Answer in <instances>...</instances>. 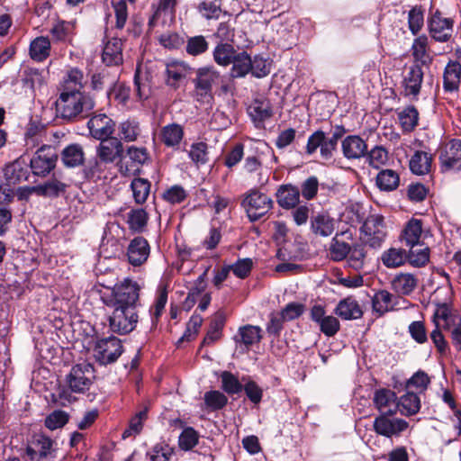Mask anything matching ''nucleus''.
<instances>
[{
	"mask_svg": "<svg viewBox=\"0 0 461 461\" xmlns=\"http://www.w3.org/2000/svg\"><path fill=\"white\" fill-rule=\"evenodd\" d=\"M335 312L344 320H357L361 318L363 315V312L358 303L352 297L341 300L338 303Z\"/></svg>",
	"mask_w": 461,
	"mask_h": 461,
	"instance_id": "nucleus-29",
	"label": "nucleus"
},
{
	"mask_svg": "<svg viewBox=\"0 0 461 461\" xmlns=\"http://www.w3.org/2000/svg\"><path fill=\"white\" fill-rule=\"evenodd\" d=\"M407 256V261L410 265L414 267H425L429 260V249L428 247L419 249H413V248H411Z\"/></svg>",
	"mask_w": 461,
	"mask_h": 461,
	"instance_id": "nucleus-56",
	"label": "nucleus"
},
{
	"mask_svg": "<svg viewBox=\"0 0 461 461\" xmlns=\"http://www.w3.org/2000/svg\"><path fill=\"white\" fill-rule=\"evenodd\" d=\"M461 81V64L450 60L443 74V87L446 92L457 91Z\"/></svg>",
	"mask_w": 461,
	"mask_h": 461,
	"instance_id": "nucleus-23",
	"label": "nucleus"
},
{
	"mask_svg": "<svg viewBox=\"0 0 461 461\" xmlns=\"http://www.w3.org/2000/svg\"><path fill=\"white\" fill-rule=\"evenodd\" d=\"M395 400L396 395L394 392L389 389H379L375 393L374 403L383 414L395 413V410L391 409V406L395 403Z\"/></svg>",
	"mask_w": 461,
	"mask_h": 461,
	"instance_id": "nucleus-34",
	"label": "nucleus"
},
{
	"mask_svg": "<svg viewBox=\"0 0 461 461\" xmlns=\"http://www.w3.org/2000/svg\"><path fill=\"white\" fill-rule=\"evenodd\" d=\"M5 176L14 184L27 180L29 176L27 163L22 158L16 159L5 167Z\"/></svg>",
	"mask_w": 461,
	"mask_h": 461,
	"instance_id": "nucleus-32",
	"label": "nucleus"
},
{
	"mask_svg": "<svg viewBox=\"0 0 461 461\" xmlns=\"http://www.w3.org/2000/svg\"><path fill=\"white\" fill-rule=\"evenodd\" d=\"M27 454L32 460L52 461L55 458L53 441L44 435H37L27 447Z\"/></svg>",
	"mask_w": 461,
	"mask_h": 461,
	"instance_id": "nucleus-13",
	"label": "nucleus"
},
{
	"mask_svg": "<svg viewBox=\"0 0 461 461\" xmlns=\"http://www.w3.org/2000/svg\"><path fill=\"white\" fill-rule=\"evenodd\" d=\"M184 128L178 123H169L159 131L160 141L167 148H177L184 138Z\"/></svg>",
	"mask_w": 461,
	"mask_h": 461,
	"instance_id": "nucleus-22",
	"label": "nucleus"
},
{
	"mask_svg": "<svg viewBox=\"0 0 461 461\" xmlns=\"http://www.w3.org/2000/svg\"><path fill=\"white\" fill-rule=\"evenodd\" d=\"M261 329L258 326L245 325L239 329L240 339L237 341L241 342L246 348L258 343L261 339Z\"/></svg>",
	"mask_w": 461,
	"mask_h": 461,
	"instance_id": "nucleus-49",
	"label": "nucleus"
},
{
	"mask_svg": "<svg viewBox=\"0 0 461 461\" xmlns=\"http://www.w3.org/2000/svg\"><path fill=\"white\" fill-rule=\"evenodd\" d=\"M198 433L191 427L185 428L179 436V447L183 450H190L198 443Z\"/></svg>",
	"mask_w": 461,
	"mask_h": 461,
	"instance_id": "nucleus-62",
	"label": "nucleus"
},
{
	"mask_svg": "<svg viewBox=\"0 0 461 461\" xmlns=\"http://www.w3.org/2000/svg\"><path fill=\"white\" fill-rule=\"evenodd\" d=\"M393 295L384 290L377 292L373 298V309L379 314L393 310V306L392 303Z\"/></svg>",
	"mask_w": 461,
	"mask_h": 461,
	"instance_id": "nucleus-52",
	"label": "nucleus"
},
{
	"mask_svg": "<svg viewBox=\"0 0 461 461\" xmlns=\"http://www.w3.org/2000/svg\"><path fill=\"white\" fill-rule=\"evenodd\" d=\"M100 141L96 153L102 162L113 163L117 158L122 157L123 145L117 138L111 137Z\"/></svg>",
	"mask_w": 461,
	"mask_h": 461,
	"instance_id": "nucleus-15",
	"label": "nucleus"
},
{
	"mask_svg": "<svg viewBox=\"0 0 461 461\" xmlns=\"http://www.w3.org/2000/svg\"><path fill=\"white\" fill-rule=\"evenodd\" d=\"M149 220V215L144 209H131L127 213V223L130 230L141 232L145 229Z\"/></svg>",
	"mask_w": 461,
	"mask_h": 461,
	"instance_id": "nucleus-43",
	"label": "nucleus"
},
{
	"mask_svg": "<svg viewBox=\"0 0 461 461\" xmlns=\"http://www.w3.org/2000/svg\"><path fill=\"white\" fill-rule=\"evenodd\" d=\"M366 251L362 244H354L350 246V253L346 258L348 264L355 270H361L366 262Z\"/></svg>",
	"mask_w": 461,
	"mask_h": 461,
	"instance_id": "nucleus-50",
	"label": "nucleus"
},
{
	"mask_svg": "<svg viewBox=\"0 0 461 461\" xmlns=\"http://www.w3.org/2000/svg\"><path fill=\"white\" fill-rule=\"evenodd\" d=\"M84 74L78 68H71L67 74L65 79L64 89L68 87V90H79L84 87Z\"/></svg>",
	"mask_w": 461,
	"mask_h": 461,
	"instance_id": "nucleus-63",
	"label": "nucleus"
},
{
	"mask_svg": "<svg viewBox=\"0 0 461 461\" xmlns=\"http://www.w3.org/2000/svg\"><path fill=\"white\" fill-rule=\"evenodd\" d=\"M103 62L106 66H119L122 63V41L119 38H112L104 44L102 53Z\"/></svg>",
	"mask_w": 461,
	"mask_h": 461,
	"instance_id": "nucleus-20",
	"label": "nucleus"
},
{
	"mask_svg": "<svg viewBox=\"0 0 461 461\" xmlns=\"http://www.w3.org/2000/svg\"><path fill=\"white\" fill-rule=\"evenodd\" d=\"M242 205L251 221H256L264 216L273 206V201L267 194L250 190L245 196Z\"/></svg>",
	"mask_w": 461,
	"mask_h": 461,
	"instance_id": "nucleus-6",
	"label": "nucleus"
},
{
	"mask_svg": "<svg viewBox=\"0 0 461 461\" xmlns=\"http://www.w3.org/2000/svg\"><path fill=\"white\" fill-rule=\"evenodd\" d=\"M432 156L429 152L417 150L409 161L411 171L418 176L429 172L431 167Z\"/></svg>",
	"mask_w": 461,
	"mask_h": 461,
	"instance_id": "nucleus-31",
	"label": "nucleus"
},
{
	"mask_svg": "<svg viewBox=\"0 0 461 461\" xmlns=\"http://www.w3.org/2000/svg\"><path fill=\"white\" fill-rule=\"evenodd\" d=\"M429 39L426 35L417 37L412 43L411 51L414 59L422 64L430 62L431 59L429 54Z\"/></svg>",
	"mask_w": 461,
	"mask_h": 461,
	"instance_id": "nucleus-46",
	"label": "nucleus"
},
{
	"mask_svg": "<svg viewBox=\"0 0 461 461\" xmlns=\"http://www.w3.org/2000/svg\"><path fill=\"white\" fill-rule=\"evenodd\" d=\"M336 221L328 213H318L311 219V230L321 237H329L335 230Z\"/></svg>",
	"mask_w": 461,
	"mask_h": 461,
	"instance_id": "nucleus-24",
	"label": "nucleus"
},
{
	"mask_svg": "<svg viewBox=\"0 0 461 461\" xmlns=\"http://www.w3.org/2000/svg\"><path fill=\"white\" fill-rule=\"evenodd\" d=\"M148 413L147 409L139 411L130 420L129 428L122 433V438H128L131 435H136L142 429L143 421L147 419Z\"/></svg>",
	"mask_w": 461,
	"mask_h": 461,
	"instance_id": "nucleus-64",
	"label": "nucleus"
},
{
	"mask_svg": "<svg viewBox=\"0 0 461 461\" xmlns=\"http://www.w3.org/2000/svg\"><path fill=\"white\" fill-rule=\"evenodd\" d=\"M90 134L98 140L111 138L114 131V122L104 113L94 115L87 122Z\"/></svg>",
	"mask_w": 461,
	"mask_h": 461,
	"instance_id": "nucleus-14",
	"label": "nucleus"
},
{
	"mask_svg": "<svg viewBox=\"0 0 461 461\" xmlns=\"http://www.w3.org/2000/svg\"><path fill=\"white\" fill-rule=\"evenodd\" d=\"M231 64L230 77L232 78L244 77L250 72L252 59L246 51H240L236 53Z\"/></svg>",
	"mask_w": 461,
	"mask_h": 461,
	"instance_id": "nucleus-33",
	"label": "nucleus"
},
{
	"mask_svg": "<svg viewBox=\"0 0 461 461\" xmlns=\"http://www.w3.org/2000/svg\"><path fill=\"white\" fill-rule=\"evenodd\" d=\"M134 200L137 203H143L150 191V183L144 178H134L131 184Z\"/></svg>",
	"mask_w": 461,
	"mask_h": 461,
	"instance_id": "nucleus-51",
	"label": "nucleus"
},
{
	"mask_svg": "<svg viewBox=\"0 0 461 461\" xmlns=\"http://www.w3.org/2000/svg\"><path fill=\"white\" fill-rule=\"evenodd\" d=\"M204 402L208 408L216 411L227 404L228 398L220 391H209L204 394Z\"/></svg>",
	"mask_w": 461,
	"mask_h": 461,
	"instance_id": "nucleus-60",
	"label": "nucleus"
},
{
	"mask_svg": "<svg viewBox=\"0 0 461 461\" xmlns=\"http://www.w3.org/2000/svg\"><path fill=\"white\" fill-rule=\"evenodd\" d=\"M341 149L344 157L348 159H358L366 156L367 145L366 141L357 135L347 136L341 142Z\"/></svg>",
	"mask_w": 461,
	"mask_h": 461,
	"instance_id": "nucleus-19",
	"label": "nucleus"
},
{
	"mask_svg": "<svg viewBox=\"0 0 461 461\" xmlns=\"http://www.w3.org/2000/svg\"><path fill=\"white\" fill-rule=\"evenodd\" d=\"M118 140L125 142H135L142 137V128L135 118H128L117 125Z\"/></svg>",
	"mask_w": 461,
	"mask_h": 461,
	"instance_id": "nucleus-18",
	"label": "nucleus"
},
{
	"mask_svg": "<svg viewBox=\"0 0 461 461\" xmlns=\"http://www.w3.org/2000/svg\"><path fill=\"white\" fill-rule=\"evenodd\" d=\"M30 57L37 62L45 60L50 53V41L48 37L35 38L30 44Z\"/></svg>",
	"mask_w": 461,
	"mask_h": 461,
	"instance_id": "nucleus-35",
	"label": "nucleus"
},
{
	"mask_svg": "<svg viewBox=\"0 0 461 461\" xmlns=\"http://www.w3.org/2000/svg\"><path fill=\"white\" fill-rule=\"evenodd\" d=\"M408 428V422L399 418H390L386 414L376 417L374 420L375 431L384 437L399 436Z\"/></svg>",
	"mask_w": 461,
	"mask_h": 461,
	"instance_id": "nucleus-12",
	"label": "nucleus"
},
{
	"mask_svg": "<svg viewBox=\"0 0 461 461\" xmlns=\"http://www.w3.org/2000/svg\"><path fill=\"white\" fill-rule=\"evenodd\" d=\"M207 271L208 268L205 269L204 272L197 277L193 286L190 288L185 299V303H187L189 306L194 305L196 302L197 297L205 291V288L207 286L205 281Z\"/></svg>",
	"mask_w": 461,
	"mask_h": 461,
	"instance_id": "nucleus-54",
	"label": "nucleus"
},
{
	"mask_svg": "<svg viewBox=\"0 0 461 461\" xmlns=\"http://www.w3.org/2000/svg\"><path fill=\"white\" fill-rule=\"evenodd\" d=\"M68 421V414L64 411L57 410L46 417L44 423L49 429L54 430L62 428Z\"/></svg>",
	"mask_w": 461,
	"mask_h": 461,
	"instance_id": "nucleus-58",
	"label": "nucleus"
},
{
	"mask_svg": "<svg viewBox=\"0 0 461 461\" xmlns=\"http://www.w3.org/2000/svg\"><path fill=\"white\" fill-rule=\"evenodd\" d=\"M193 82L196 100L209 104L213 98V87L221 83V76L213 66H205L196 70Z\"/></svg>",
	"mask_w": 461,
	"mask_h": 461,
	"instance_id": "nucleus-3",
	"label": "nucleus"
},
{
	"mask_svg": "<svg viewBox=\"0 0 461 461\" xmlns=\"http://www.w3.org/2000/svg\"><path fill=\"white\" fill-rule=\"evenodd\" d=\"M424 15L420 7L414 6L409 11L408 24L409 29L413 35L419 33L423 27Z\"/></svg>",
	"mask_w": 461,
	"mask_h": 461,
	"instance_id": "nucleus-59",
	"label": "nucleus"
},
{
	"mask_svg": "<svg viewBox=\"0 0 461 461\" xmlns=\"http://www.w3.org/2000/svg\"><path fill=\"white\" fill-rule=\"evenodd\" d=\"M113 309L109 318V326L113 332L128 334L132 331L138 322V315L134 308L112 307Z\"/></svg>",
	"mask_w": 461,
	"mask_h": 461,
	"instance_id": "nucleus-5",
	"label": "nucleus"
},
{
	"mask_svg": "<svg viewBox=\"0 0 461 461\" xmlns=\"http://www.w3.org/2000/svg\"><path fill=\"white\" fill-rule=\"evenodd\" d=\"M191 68L184 61L171 60L167 63V83L171 86H177L179 82L190 73Z\"/></svg>",
	"mask_w": 461,
	"mask_h": 461,
	"instance_id": "nucleus-25",
	"label": "nucleus"
},
{
	"mask_svg": "<svg viewBox=\"0 0 461 461\" xmlns=\"http://www.w3.org/2000/svg\"><path fill=\"white\" fill-rule=\"evenodd\" d=\"M67 185L59 180L50 179L42 185H35L32 188L35 194L42 196H58L60 193L66 191Z\"/></svg>",
	"mask_w": 461,
	"mask_h": 461,
	"instance_id": "nucleus-44",
	"label": "nucleus"
},
{
	"mask_svg": "<svg viewBox=\"0 0 461 461\" xmlns=\"http://www.w3.org/2000/svg\"><path fill=\"white\" fill-rule=\"evenodd\" d=\"M221 388L229 394H235L241 392L243 386L238 378L230 372L224 371L221 375Z\"/></svg>",
	"mask_w": 461,
	"mask_h": 461,
	"instance_id": "nucleus-57",
	"label": "nucleus"
},
{
	"mask_svg": "<svg viewBox=\"0 0 461 461\" xmlns=\"http://www.w3.org/2000/svg\"><path fill=\"white\" fill-rule=\"evenodd\" d=\"M85 154L79 144H71L66 147L62 151V161L69 167H75L83 164Z\"/></svg>",
	"mask_w": 461,
	"mask_h": 461,
	"instance_id": "nucleus-39",
	"label": "nucleus"
},
{
	"mask_svg": "<svg viewBox=\"0 0 461 461\" xmlns=\"http://www.w3.org/2000/svg\"><path fill=\"white\" fill-rule=\"evenodd\" d=\"M422 80L423 71L421 68L418 65L410 67L402 81L405 95H418L421 87Z\"/></svg>",
	"mask_w": 461,
	"mask_h": 461,
	"instance_id": "nucleus-21",
	"label": "nucleus"
},
{
	"mask_svg": "<svg viewBox=\"0 0 461 461\" xmlns=\"http://www.w3.org/2000/svg\"><path fill=\"white\" fill-rule=\"evenodd\" d=\"M454 21L436 11L429 19L428 26L430 36L437 41H447L453 33Z\"/></svg>",
	"mask_w": 461,
	"mask_h": 461,
	"instance_id": "nucleus-10",
	"label": "nucleus"
},
{
	"mask_svg": "<svg viewBox=\"0 0 461 461\" xmlns=\"http://www.w3.org/2000/svg\"><path fill=\"white\" fill-rule=\"evenodd\" d=\"M423 230V222L420 219L411 218L404 227L402 234V240L406 246L413 248L420 244Z\"/></svg>",
	"mask_w": 461,
	"mask_h": 461,
	"instance_id": "nucleus-28",
	"label": "nucleus"
},
{
	"mask_svg": "<svg viewBox=\"0 0 461 461\" xmlns=\"http://www.w3.org/2000/svg\"><path fill=\"white\" fill-rule=\"evenodd\" d=\"M209 49V42L203 35L188 37L185 42V52L193 57L205 53Z\"/></svg>",
	"mask_w": 461,
	"mask_h": 461,
	"instance_id": "nucleus-48",
	"label": "nucleus"
},
{
	"mask_svg": "<svg viewBox=\"0 0 461 461\" xmlns=\"http://www.w3.org/2000/svg\"><path fill=\"white\" fill-rule=\"evenodd\" d=\"M400 178L398 174L392 169H384L378 173L376 185L381 190L393 191L399 185Z\"/></svg>",
	"mask_w": 461,
	"mask_h": 461,
	"instance_id": "nucleus-45",
	"label": "nucleus"
},
{
	"mask_svg": "<svg viewBox=\"0 0 461 461\" xmlns=\"http://www.w3.org/2000/svg\"><path fill=\"white\" fill-rule=\"evenodd\" d=\"M398 119L402 131L411 132L418 125L419 113L414 106H407L398 113Z\"/></svg>",
	"mask_w": 461,
	"mask_h": 461,
	"instance_id": "nucleus-40",
	"label": "nucleus"
},
{
	"mask_svg": "<svg viewBox=\"0 0 461 461\" xmlns=\"http://www.w3.org/2000/svg\"><path fill=\"white\" fill-rule=\"evenodd\" d=\"M122 353V341L113 336L98 339L94 348V356L102 365H108L115 362Z\"/></svg>",
	"mask_w": 461,
	"mask_h": 461,
	"instance_id": "nucleus-7",
	"label": "nucleus"
},
{
	"mask_svg": "<svg viewBox=\"0 0 461 461\" xmlns=\"http://www.w3.org/2000/svg\"><path fill=\"white\" fill-rule=\"evenodd\" d=\"M343 236H346L347 239L349 240L352 239V233L349 230H347L345 231L337 232L329 244L328 256L333 261H342L346 259L348 254L350 253V245L340 239Z\"/></svg>",
	"mask_w": 461,
	"mask_h": 461,
	"instance_id": "nucleus-17",
	"label": "nucleus"
},
{
	"mask_svg": "<svg viewBox=\"0 0 461 461\" xmlns=\"http://www.w3.org/2000/svg\"><path fill=\"white\" fill-rule=\"evenodd\" d=\"M225 321V314L221 311L217 312L213 315L211 321L210 328L203 340V345L212 344L221 337V330L224 327Z\"/></svg>",
	"mask_w": 461,
	"mask_h": 461,
	"instance_id": "nucleus-36",
	"label": "nucleus"
},
{
	"mask_svg": "<svg viewBox=\"0 0 461 461\" xmlns=\"http://www.w3.org/2000/svg\"><path fill=\"white\" fill-rule=\"evenodd\" d=\"M126 156L131 162L137 167L142 166L149 158L148 149L145 147L129 146Z\"/></svg>",
	"mask_w": 461,
	"mask_h": 461,
	"instance_id": "nucleus-61",
	"label": "nucleus"
},
{
	"mask_svg": "<svg viewBox=\"0 0 461 461\" xmlns=\"http://www.w3.org/2000/svg\"><path fill=\"white\" fill-rule=\"evenodd\" d=\"M418 280L410 273H400L392 281L393 289L401 294H410L417 286Z\"/></svg>",
	"mask_w": 461,
	"mask_h": 461,
	"instance_id": "nucleus-37",
	"label": "nucleus"
},
{
	"mask_svg": "<svg viewBox=\"0 0 461 461\" xmlns=\"http://www.w3.org/2000/svg\"><path fill=\"white\" fill-rule=\"evenodd\" d=\"M276 201L284 209L295 208L300 201V190L293 185H283L276 192Z\"/></svg>",
	"mask_w": 461,
	"mask_h": 461,
	"instance_id": "nucleus-26",
	"label": "nucleus"
},
{
	"mask_svg": "<svg viewBox=\"0 0 461 461\" xmlns=\"http://www.w3.org/2000/svg\"><path fill=\"white\" fill-rule=\"evenodd\" d=\"M368 164L374 168H380L388 161V151L382 146H375L366 153Z\"/></svg>",
	"mask_w": 461,
	"mask_h": 461,
	"instance_id": "nucleus-53",
	"label": "nucleus"
},
{
	"mask_svg": "<svg viewBox=\"0 0 461 461\" xmlns=\"http://www.w3.org/2000/svg\"><path fill=\"white\" fill-rule=\"evenodd\" d=\"M75 30V23L60 19L53 23L50 33L54 42H69L72 41Z\"/></svg>",
	"mask_w": 461,
	"mask_h": 461,
	"instance_id": "nucleus-27",
	"label": "nucleus"
},
{
	"mask_svg": "<svg viewBox=\"0 0 461 461\" xmlns=\"http://www.w3.org/2000/svg\"><path fill=\"white\" fill-rule=\"evenodd\" d=\"M439 162L443 171L461 169L460 140H451L441 148Z\"/></svg>",
	"mask_w": 461,
	"mask_h": 461,
	"instance_id": "nucleus-11",
	"label": "nucleus"
},
{
	"mask_svg": "<svg viewBox=\"0 0 461 461\" xmlns=\"http://www.w3.org/2000/svg\"><path fill=\"white\" fill-rule=\"evenodd\" d=\"M249 114L255 122L261 123L272 116L270 102L266 98L255 99L249 106Z\"/></svg>",
	"mask_w": 461,
	"mask_h": 461,
	"instance_id": "nucleus-30",
	"label": "nucleus"
},
{
	"mask_svg": "<svg viewBox=\"0 0 461 461\" xmlns=\"http://www.w3.org/2000/svg\"><path fill=\"white\" fill-rule=\"evenodd\" d=\"M94 366L86 362L75 365L66 376L68 389L75 393H85L95 380Z\"/></svg>",
	"mask_w": 461,
	"mask_h": 461,
	"instance_id": "nucleus-4",
	"label": "nucleus"
},
{
	"mask_svg": "<svg viewBox=\"0 0 461 461\" xmlns=\"http://www.w3.org/2000/svg\"><path fill=\"white\" fill-rule=\"evenodd\" d=\"M94 98L79 90L64 89L57 101V108L61 117L66 120H77L89 115L95 107Z\"/></svg>",
	"mask_w": 461,
	"mask_h": 461,
	"instance_id": "nucleus-1",
	"label": "nucleus"
},
{
	"mask_svg": "<svg viewBox=\"0 0 461 461\" xmlns=\"http://www.w3.org/2000/svg\"><path fill=\"white\" fill-rule=\"evenodd\" d=\"M140 286L131 279L116 284L109 293L102 295V301L107 307L134 308L139 299Z\"/></svg>",
	"mask_w": 461,
	"mask_h": 461,
	"instance_id": "nucleus-2",
	"label": "nucleus"
},
{
	"mask_svg": "<svg viewBox=\"0 0 461 461\" xmlns=\"http://www.w3.org/2000/svg\"><path fill=\"white\" fill-rule=\"evenodd\" d=\"M150 247L142 237L134 238L128 246L127 257L130 264L138 267L145 263L149 256Z\"/></svg>",
	"mask_w": 461,
	"mask_h": 461,
	"instance_id": "nucleus-16",
	"label": "nucleus"
},
{
	"mask_svg": "<svg viewBox=\"0 0 461 461\" xmlns=\"http://www.w3.org/2000/svg\"><path fill=\"white\" fill-rule=\"evenodd\" d=\"M361 231L366 242L372 248H379L385 240L387 231L384 217L380 214H371L364 221Z\"/></svg>",
	"mask_w": 461,
	"mask_h": 461,
	"instance_id": "nucleus-8",
	"label": "nucleus"
},
{
	"mask_svg": "<svg viewBox=\"0 0 461 461\" xmlns=\"http://www.w3.org/2000/svg\"><path fill=\"white\" fill-rule=\"evenodd\" d=\"M397 407L402 414L413 415L420 411V401L416 393L408 392L400 398Z\"/></svg>",
	"mask_w": 461,
	"mask_h": 461,
	"instance_id": "nucleus-41",
	"label": "nucleus"
},
{
	"mask_svg": "<svg viewBox=\"0 0 461 461\" xmlns=\"http://www.w3.org/2000/svg\"><path fill=\"white\" fill-rule=\"evenodd\" d=\"M208 146L204 142H194L190 146L188 156L195 165H203L208 161Z\"/></svg>",
	"mask_w": 461,
	"mask_h": 461,
	"instance_id": "nucleus-55",
	"label": "nucleus"
},
{
	"mask_svg": "<svg viewBox=\"0 0 461 461\" xmlns=\"http://www.w3.org/2000/svg\"><path fill=\"white\" fill-rule=\"evenodd\" d=\"M236 53L237 51L231 44L221 42L215 46L212 57L215 63L219 66L228 67L233 61Z\"/></svg>",
	"mask_w": 461,
	"mask_h": 461,
	"instance_id": "nucleus-38",
	"label": "nucleus"
},
{
	"mask_svg": "<svg viewBox=\"0 0 461 461\" xmlns=\"http://www.w3.org/2000/svg\"><path fill=\"white\" fill-rule=\"evenodd\" d=\"M433 321L436 327L443 329H449L451 323H456L451 310L447 303L437 305L433 314Z\"/></svg>",
	"mask_w": 461,
	"mask_h": 461,
	"instance_id": "nucleus-47",
	"label": "nucleus"
},
{
	"mask_svg": "<svg viewBox=\"0 0 461 461\" xmlns=\"http://www.w3.org/2000/svg\"><path fill=\"white\" fill-rule=\"evenodd\" d=\"M407 252L402 249L392 248L382 255V261L387 267L394 268L402 266L407 261Z\"/></svg>",
	"mask_w": 461,
	"mask_h": 461,
	"instance_id": "nucleus-42",
	"label": "nucleus"
},
{
	"mask_svg": "<svg viewBox=\"0 0 461 461\" xmlns=\"http://www.w3.org/2000/svg\"><path fill=\"white\" fill-rule=\"evenodd\" d=\"M56 160L55 149L51 146H42L31 159L32 171L36 176H44L55 167Z\"/></svg>",
	"mask_w": 461,
	"mask_h": 461,
	"instance_id": "nucleus-9",
	"label": "nucleus"
}]
</instances>
